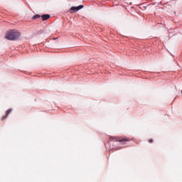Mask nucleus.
Returning <instances> with one entry per match:
<instances>
[{"label":"nucleus","instance_id":"2","mask_svg":"<svg viewBox=\"0 0 182 182\" xmlns=\"http://www.w3.org/2000/svg\"><path fill=\"white\" fill-rule=\"evenodd\" d=\"M109 140L110 141H119V143H126V141H130V139L126 136H111Z\"/></svg>","mask_w":182,"mask_h":182},{"label":"nucleus","instance_id":"5","mask_svg":"<svg viewBox=\"0 0 182 182\" xmlns=\"http://www.w3.org/2000/svg\"><path fill=\"white\" fill-rule=\"evenodd\" d=\"M50 18V15L49 14H43L41 16L42 21H48Z\"/></svg>","mask_w":182,"mask_h":182},{"label":"nucleus","instance_id":"6","mask_svg":"<svg viewBox=\"0 0 182 182\" xmlns=\"http://www.w3.org/2000/svg\"><path fill=\"white\" fill-rule=\"evenodd\" d=\"M39 18H41V15L36 14L33 16L32 19H39Z\"/></svg>","mask_w":182,"mask_h":182},{"label":"nucleus","instance_id":"7","mask_svg":"<svg viewBox=\"0 0 182 182\" xmlns=\"http://www.w3.org/2000/svg\"><path fill=\"white\" fill-rule=\"evenodd\" d=\"M149 143H153V139H149Z\"/></svg>","mask_w":182,"mask_h":182},{"label":"nucleus","instance_id":"1","mask_svg":"<svg viewBox=\"0 0 182 182\" xmlns=\"http://www.w3.org/2000/svg\"><path fill=\"white\" fill-rule=\"evenodd\" d=\"M21 36V33L18 30H9L6 33L5 38L8 41H16Z\"/></svg>","mask_w":182,"mask_h":182},{"label":"nucleus","instance_id":"4","mask_svg":"<svg viewBox=\"0 0 182 182\" xmlns=\"http://www.w3.org/2000/svg\"><path fill=\"white\" fill-rule=\"evenodd\" d=\"M12 112V109H9L6 111V113L4 116H3L1 117V120H5V119H6V117H8L9 114Z\"/></svg>","mask_w":182,"mask_h":182},{"label":"nucleus","instance_id":"3","mask_svg":"<svg viewBox=\"0 0 182 182\" xmlns=\"http://www.w3.org/2000/svg\"><path fill=\"white\" fill-rule=\"evenodd\" d=\"M83 9V5H80L79 6H72L70 8V14H75V12H77L80 9Z\"/></svg>","mask_w":182,"mask_h":182}]
</instances>
